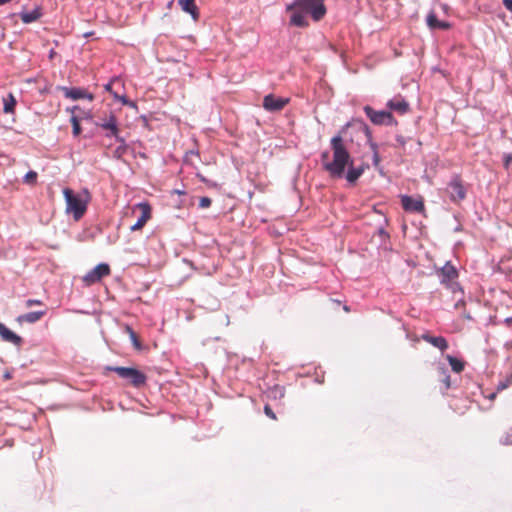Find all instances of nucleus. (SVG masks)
Here are the masks:
<instances>
[{
	"label": "nucleus",
	"instance_id": "nucleus-1",
	"mask_svg": "<svg viewBox=\"0 0 512 512\" xmlns=\"http://www.w3.org/2000/svg\"><path fill=\"white\" fill-rule=\"evenodd\" d=\"M332 150V159L329 152L324 151L321 154V163L323 169L333 178H342L344 175L349 183L356 182L364 172V166H352V159L347 150L344 140L340 134L332 137L330 140Z\"/></svg>",
	"mask_w": 512,
	"mask_h": 512
},
{
	"label": "nucleus",
	"instance_id": "nucleus-2",
	"mask_svg": "<svg viewBox=\"0 0 512 512\" xmlns=\"http://www.w3.org/2000/svg\"><path fill=\"white\" fill-rule=\"evenodd\" d=\"M286 11L291 13L289 24L291 26L306 28L309 26L307 15L314 22L321 21L326 13L325 0H295L286 5Z\"/></svg>",
	"mask_w": 512,
	"mask_h": 512
},
{
	"label": "nucleus",
	"instance_id": "nucleus-3",
	"mask_svg": "<svg viewBox=\"0 0 512 512\" xmlns=\"http://www.w3.org/2000/svg\"><path fill=\"white\" fill-rule=\"evenodd\" d=\"M85 197L75 194L73 190L65 188L63 195L66 202V211L72 213L75 220H79L87 209L89 193L84 190Z\"/></svg>",
	"mask_w": 512,
	"mask_h": 512
},
{
	"label": "nucleus",
	"instance_id": "nucleus-4",
	"mask_svg": "<svg viewBox=\"0 0 512 512\" xmlns=\"http://www.w3.org/2000/svg\"><path fill=\"white\" fill-rule=\"evenodd\" d=\"M109 370L118 374L119 377L127 380L134 387H141L146 383L147 377L140 370L132 367H108Z\"/></svg>",
	"mask_w": 512,
	"mask_h": 512
},
{
	"label": "nucleus",
	"instance_id": "nucleus-5",
	"mask_svg": "<svg viewBox=\"0 0 512 512\" xmlns=\"http://www.w3.org/2000/svg\"><path fill=\"white\" fill-rule=\"evenodd\" d=\"M366 116L370 119V121L375 125H393L396 123L393 115L389 111L380 110L376 111L370 106H365L363 108Z\"/></svg>",
	"mask_w": 512,
	"mask_h": 512
},
{
	"label": "nucleus",
	"instance_id": "nucleus-6",
	"mask_svg": "<svg viewBox=\"0 0 512 512\" xmlns=\"http://www.w3.org/2000/svg\"><path fill=\"white\" fill-rule=\"evenodd\" d=\"M110 266L107 263H100L86 273L83 277V282L87 285H92L102 280V278L110 275Z\"/></svg>",
	"mask_w": 512,
	"mask_h": 512
},
{
	"label": "nucleus",
	"instance_id": "nucleus-7",
	"mask_svg": "<svg viewBox=\"0 0 512 512\" xmlns=\"http://www.w3.org/2000/svg\"><path fill=\"white\" fill-rule=\"evenodd\" d=\"M448 193L451 201L459 202L466 197V190L459 176H454L448 184Z\"/></svg>",
	"mask_w": 512,
	"mask_h": 512
},
{
	"label": "nucleus",
	"instance_id": "nucleus-8",
	"mask_svg": "<svg viewBox=\"0 0 512 512\" xmlns=\"http://www.w3.org/2000/svg\"><path fill=\"white\" fill-rule=\"evenodd\" d=\"M96 125L107 131V137H114L115 139L120 137L118 120L113 113H110L108 117L104 118Z\"/></svg>",
	"mask_w": 512,
	"mask_h": 512
},
{
	"label": "nucleus",
	"instance_id": "nucleus-9",
	"mask_svg": "<svg viewBox=\"0 0 512 512\" xmlns=\"http://www.w3.org/2000/svg\"><path fill=\"white\" fill-rule=\"evenodd\" d=\"M401 204L405 211L412 213H423L425 210L422 197L413 198L408 195L401 197Z\"/></svg>",
	"mask_w": 512,
	"mask_h": 512
},
{
	"label": "nucleus",
	"instance_id": "nucleus-10",
	"mask_svg": "<svg viewBox=\"0 0 512 512\" xmlns=\"http://www.w3.org/2000/svg\"><path fill=\"white\" fill-rule=\"evenodd\" d=\"M288 103V98L276 97L273 94L266 95L263 99L264 109L270 112L281 111Z\"/></svg>",
	"mask_w": 512,
	"mask_h": 512
},
{
	"label": "nucleus",
	"instance_id": "nucleus-11",
	"mask_svg": "<svg viewBox=\"0 0 512 512\" xmlns=\"http://www.w3.org/2000/svg\"><path fill=\"white\" fill-rule=\"evenodd\" d=\"M135 208L141 211L137 222L131 226V231H137L143 228L147 221L151 218L152 209L148 202H141L135 205Z\"/></svg>",
	"mask_w": 512,
	"mask_h": 512
},
{
	"label": "nucleus",
	"instance_id": "nucleus-12",
	"mask_svg": "<svg viewBox=\"0 0 512 512\" xmlns=\"http://www.w3.org/2000/svg\"><path fill=\"white\" fill-rule=\"evenodd\" d=\"M0 336L6 342L12 343L13 345L20 347L23 340L22 338L8 329L3 323L0 322Z\"/></svg>",
	"mask_w": 512,
	"mask_h": 512
},
{
	"label": "nucleus",
	"instance_id": "nucleus-13",
	"mask_svg": "<svg viewBox=\"0 0 512 512\" xmlns=\"http://www.w3.org/2000/svg\"><path fill=\"white\" fill-rule=\"evenodd\" d=\"M387 107L390 110L404 114L409 110V103L402 96H396L387 102Z\"/></svg>",
	"mask_w": 512,
	"mask_h": 512
},
{
	"label": "nucleus",
	"instance_id": "nucleus-14",
	"mask_svg": "<svg viewBox=\"0 0 512 512\" xmlns=\"http://www.w3.org/2000/svg\"><path fill=\"white\" fill-rule=\"evenodd\" d=\"M64 95L66 98L78 100L86 98L89 101L93 100V95L82 88H64Z\"/></svg>",
	"mask_w": 512,
	"mask_h": 512
},
{
	"label": "nucleus",
	"instance_id": "nucleus-15",
	"mask_svg": "<svg viewBox=\"0 0 512 512\" xmlns=\"http://www.w3.org/2000/svg\"><path fill=\"white\" fill-rule=\"evenodd\" d=\"M441 277L442 283H448L458 277V272L456 268L450 263L447 262L438 272Z\"/></svg>",
	"mask_w": 512,
	"mask_h": 512
},
{
	"label": "nucleus",
	"instance_id": "nucleus-16",
	"mask_svg": "<svg viewBox=\"0 0 512 512\" xmlns=\"http://www.w3.org/2000/svg\"><path fill=\"white\" fill-rule=\"evenodd\" d=\"M421 338L432 346L438 348L441 352L448 349V342L443 336H431L430 334L425 333Z\"/></svg>",
	"mask_w": 512,
	"mask_h": 512
},
{
	"label": "nucleus",
	"instance_id": "nucleus-17",
	"mask_svg": "<svg viewBox=\"0 0 512 512\" xmlns=\"http://www.w3.org/2000/svg\"><path fill=\"white\" fill-rule=\"evenodd\" d=\"M178 4L185 13L191 15L194 21L199 19L200 14L195 0H178Z\"/></svg>",
	"mask_w": 512,
	"mask_h": 512
},
{
	"label": "nucleus",
	"instance_id": "nucleus-18",
	"mask_svg": "<svg viewBox=\"0 0 512 512\" xmlns=\"http://www.w3.org/2000/svg\"><path fill=\"white\" fill-rule=\"evenodd\" d=\"M42 15L43 12L40 6L35 7L32 11H22L19 13L21 21L25 24L37 21Z\"/></svg>",
	"mask_w": 512,
	"mask_h": 512
},
{
	"label": "nucleus",
	"instance_id": "nucleus-19",
	"mask_svg": "<svg viewBox=\"0 0 512 512\" xmlns=\"http://www.w3.org/2000/svg\"><path fill=\"white\" fill-rule=\"evenodd\" d=\"M46 311H33L26 314H22L18 316L17 321L19 323L27 322V323H35L39 321L44 315Z\"/></svg>",
	"mask_w": 512,
	"mask_h": 512
},
{
	"label": "nucleus",
	"instance_id": "nucleus-20",
	"mask_svg": "<svg viewBox=\"0 0 512 512\" xmlns=\"http://www.w3.org/2000/svg\"><path fill=\"white\" fill-rule=\"evenodd\" d=\"M447 361L449 362L451 369L456 373H461L464 370L465 364L462 360L453 357L451 355L446 356Z\"/></svg>",
	"mask_w": 512,
	"mask_h": 512
},
{
	"label": "nucleus",
	"instance_id": "nucleus-21",
	"mask_svg": "<svg viewBox=\"0 0 512 512\" xmlns=\"http://www.w3.org/2000/svg\"><path fill=\"white\" fill-rule=\"evenodd\" d=\"M4 107L3 111L4 113H13L15 106H16V99L13 96V94H9L7 98L3 99Z\"/></svg>",
	"mask_w": 512,
	"mask_h": 512
},
{
	"label": "nucleus",
	"instance_id": "nucleus-22",
	"mask_svg": "<svg viewBox=\"0 0 512 512\" xmlns=\"http://www.w3.org/2000/svg\"><path fill=\"white\" fill-rule=\"evenodd\" d=\"M116 141L120 143L118 147L114 150V157L117 159H120L124 156V154L127 151V144L125 142V139L123 137L116 138Z\"/></svg>",
	"mask_w": 512,
	"mask_h": 512
},
{
	"label": "nucleus",
	"instance_id": "nucleus-23",
	"mask_svg": "<svg viewBox=\"0 0 512 512\" xmlns=\"http://www.w3.org/2000/svg\"><path fill=\"white\" fill-rule=\"evenodd\" d=\"M440 20H438L437 15L434 11H430L429 14L426 17V23L427 26L432 29L436 30L437 23H439Z\"/></svg>",
	"mask_w": 512,
	"mask_h": 512
},
{
	"label": "nucleus",
	"instance_id": "nucleus-24",
	"mask_svg": "<svg viewBox=\"0 0 512 512\" xmlns=\"http://www.w3.org/2000/svg\"><path fill=\"white\" fill-rule=\"evenodd\" d=\"M502 445H512V427L508 428L500 438Z\"/></svg>",
	"mask_w": 512,
	"mask_h": 512
},
{
	"label": "nucleus",
	"instance_id": "nucleus-25",
	"mask_svg": "<svg viewBox=\"0 0 512 512\" xmlns=\"http://www.w3.org/2000/svg\"><path fill=\"white\" fill-rule=\"evenodd\" d=\"M72 123V133L75 137L79 136L81 133V126L78 118L76 116L71 117Z\"/></svg>",
	"mask_w": 512,
	"mask_h": 512
},
{
	"label": "nucleus",
	"instance_id": "nucleus-26",
	"mask_svg": "<svg viewBox=\"0 0 512 512\" xmlns=\"http://www.w3.org/2000/svg\"><path fill=\"white\" fill-rule=\"evenodd\" d=\"M512 385V375L506 377L503 381L497 384V392L503 391Z\"/></svg>",
	"mask_w": 512,
	"mask_h": 512
},
{
	"label": "nucleus",
	"instance_id": "nucleus-27",
	"mask_svg": "<svg viewBox=\"0 0 512 512\" xmlns=\"http://www.w3.org/2000/svg\"><path fill=\"white\" fill-rule=\"evenodd\" d=\"M24 182L29 185H34L37 180V173L33 170L27 172L23 178Z\"/></svg>",
	"mask_w": 512,
	"mask_h": 512
},
{
	"label": "nucleus",
	"instance_id": "nucleus-28",
	"mask_svg": "<svg viewBox=\"0 0 512 512\" xmlns=\"http://www.w3.org/2000/svg\"><path fill=\"white\" fill-rule=\"evenodd\" d=\"M370 147L373 151V164L377 166L380 162V157L377 151V145L374 142H370Z\"/></svg>",
	"mask_w": 512,
	"mask_h": 512
},
{
	"label": "nucleus",
	"instance_id": "nucleus-29",
	"mask_svg": "<svg viewBox=\"0 0 512 512\" xmlns=\"http://www.w3.org/2000/svg\"><path fill=\"white\" fill-rule=\"evenodd\" d=\"M212 201L209 197H201L199 200L200 208H208L211 205Z\"/></svg>",
	"mask_w": 512,
	"mask_h": 512
},
{
	"label": "nucleus",
	"instance_id": "nucleus-30",
	"mask_svg": "<svg viewBox=\"0 0 512 512\" xmlns=\"http://www.w3.org/2000/svg\"><path fill=\"white\" fill-rule=\"evenodd\" d=\"M114 97L118 99L122 104L129 105L131 107H135V104L131 101H129L125 96H119L116 93L114 94Z\"/></svg>",
	"mask_w": 512,
	"mask_h": 512
},
{
	"label": "nucleus",
	"instance_id": "nucleus-31",
	"mask_svg": "<svg viewBox=\"0 0 512 512\" xmlns=\"http://www.w3.org/2000/svg\"><path fill=\"white\" fill-rule=\"evenodd\" d=\"M264 413H265L266 416H268L272 420H276L277 419L275 413L273 412L272 408L268 404H266L264 406Z\"/></svg>",
	"mask_w": 512,
	"mask_h": 512
},
{
	"label": "nucleus",
	"instance_id": "nucleus-32",
	"mask_svg": "<svg viewBox=\"0 0 512 512\" xmlns=\"http://www.w3.org/2000/svg\"><path fill=\"white\" fill-rule=\"evenodd\" d=\"M511 162H512V154L511 153H505L503 155V165H504V167L506 169H508Z\"/></svg>",
	"mask_w": 512,
	"mask_h": 512
},
{
	"label": "nucleus",
	"instance_id": "nucleus-33",
	"mask_svg": "<svg viewBox=\"0 0 512 512\" xmlns=\"http://www.w3.org/2000/svg\"><path fill=\"white\" fill-rule=\"evenodd\" d=\"M130 340L135 348H137V349L141 348V344H140L135 332H131Z\"/></svg>",
	"mask_w": 512,
	"mask_h": 512
},
{
	"label": "nucleus",
	"instance_id": "nucleus-34",
	"mask_svg": "<svg viewBox=\"0 0 512 512\" xmlns=\"http://www.w3.org/2000/svg\"><path fill=\"white\" fill-rule=\"evenodd\" d=\"M437 27L436 29H440V30H448L451 28V24L447 21H439V23H437Z\"/></svg>",
	"mask_w": 512,
	"mask_h": 512
},
{
	"label": "nucleus",
	"instance_id": "nucleus-35",
	"mask_svg": "<svg viewBox=\"0 0 512 512\" xmlns=\"http://www.w3.org/2000/svg\"><path fill=\"white\" fill-rule=\"evenodd\" d=\"M34 305H42V301L38 300V299H28L26 301V306L27 307H31V306H34Z\"/></svg>",
	"mask_w": 512,
	"mask_h": 512
},
{
	"label": "nucleus",
	"instance_id": "nucleus-36",
	"mask_svg": "<svg viewBox=\"0 0 512 512\" xmlns=\"http://www.w3.org/2000/svg\"><path fill=\"white\" fill-rule=\"evenodd\" d=\"M503 5L512 13V0H503Z\"/></svg>",
	"mask_w": 512,
	"mask_h": 512
},
{
	"label": "nucleus",
	"instance_id": "nucleus-37",
	"mask_svg": "<svg viewBox=\"0 0 512 512\" xmlns=\"http://www.w3.org/2000/svg\"><path fill=\"white\" fill-rule=\"evenodd\" d=\"M497 393H498V392H497V390H496L495 392H493V393L489 394V395L487 396V398H488L489 400L493 401V400H495V398H496V396H497Z\"/></svg>",
	"mask_w": 512,
	"mask_h": 512
},
{
	"label": "nucleus",
	"instance_id": "nucleus-38",
	"mask_svg": "<svg viewBox=\"0 0 512 512\" xmlns=\"http://www.w3.org/2000/svg\"><path fill=\"white\" fill-rule=\"evenodd\" d=\"M444 383H445V386L446 388H449L450 387V376H446L445 379H444Z\"/></svg>",
	"mask_w": 512,
	"mask_h": 512
},
{
	"label": "nucleus",
	"instance_id": "nucleus-39",
	"mask_svg": "<svg viewBox=\"0 0 512 512\" xmlns=\"http://www.w3.org/2000/svg\"><path fill=\"white\" fill-rule=\"evenodd\" d=\"M112 84H113V81H110L108 84H106V85H105V89H106L107 91H110V92H111Z\"/></svg>",
	"mask_w": 512,
	"mask_h": 512
},
{
	"label": "nucleus",
	"instance_id": "nucleus-40",
	"mask_svg": "<svg viewBox=\"0 0 512 512\" xmlns=\"http://www.w3.org/2000/svg\"><path fill=\"white\" fill-rule=\"evenodd\" d=\"M126 331L129 334V337L131 336V332H134L133 329L130 326H126Z\"/></svg>",
	"mask_w": 512,
	"mask_h": 512
},
{
	"label": "nucleus",
	"instance_id": "nucleus-41",
	"mask_svg": "<svg viewBox=\"0 0 512 512\" xmlns=\"http://www.w3.org/2000/svg\"><path fill=\"white\" fill-rule=\"evenodd\" d=\"M440 7H441V9H442L444 12H447V10H448V5H446V4H441V5H440Z\"/></svg>",
	"mask_w": 512,
	"mask_h": 512
},
{
	"label": "nucleus",
	"instance_id": "nucleus-42",
	"mask_svg": "<svg viewBox=\"0 0 512 512\" xmlns=\"http://www.w3.org/2000/svg\"><path fill=\"white\" fill-rule=\"evenodd\" d=\"M379 234L383 236H388L384 229H380Z\"/></svg>",
	"mask_w": 512,
	"mask_h": 512
},
{
	"label": "nucleus",
	"instance_id": "nucleus-43",
	"mask_svg": "<svg viewBox=\"0 0 512 512\" xmlns=\"http://www.w3.org/2000/svg\"><path fill=\"white\" fill-rule=\"evenodd\" d=\"M4 378H5V379H10V378H11V374H10L9 372H6V373L4 374Z\"/></svg>",
	"mask_w": 512,
	"mask_h": 512
},
{
	"label": "nucleus",
	"instance_id": "nucleus-44",
	"mask_svg": "<svg viewBox=\"0 0 512 512\" xmlns=\"http://www.w3.org/2000/svg\"><path fill=\"white\" fill-rule=\"evenodd\" d=\"M343 309H344V311H346V312H349V311H350V308H349L347 305H345V306L343 307Z\"/></svg>",
	"mask_w": 512,
	"mask_h": 512
},
{
	"label": "nucleus",
	"instance_id": "nucleus-45",
	"mask_svg": "<svg viewBox=\"0 0 512 512\" xmlns=\"http://www.w3.org/2000/svg\"><path fill=\"white\" fill-rule=\"evenodd\" d=\"M173 5V1H170L168 4H167V7L170 9Z\"/></svg>",
	"mask_w": 512,
	"mask_h": 512
}]
</instances>
